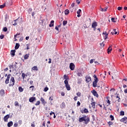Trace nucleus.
Segmentation results:
<instances>
[{
    "label": "nucleus",
    "instance_id": "nucleus-1",
    "mask_svg": "<svg viewBox=\"0 0 127 127\" xmlns=\"http://www.w3.org/2000/svg\"><path fill=\"white\" fill-rule=\"evenodd\" d=\"M78 122L79 123L84 122V124L87 125L88 123H90V117H88V116L83 115L82 117H79Z\"/></svg>",
    "mask_w": 127,
    "mask_h": 127
},
{
    "label": "nucleus",
    "instance_id": "nucleus-2",
    "mask_svg": "<svg viewBox=\"0 0 127 127\" xmlns=\"http://www.w3.org/2000/svg\"><path fill=\"white\" fill-rule=\"evenodd\" d=\"M15 83V80H14V77H11L10 79V82L8 85L9 87H13L14 86V84Z\"/></svg>",
    "mask_w": 127,
    "mask_h": 127
},
{
    "label": "nucleus",
    "instance_id": "nucleus-3",
    "mask_svg": "<svg viewBox=\"0 0 127 127\" xmlns=\"http://www.w3.org/2000/svg\"><path fill=\"white\" fill-rule=\"evenodd\" d=\"M64 83L65 84V88L67 91H70L71 90V87H70V85L68 82V80H65L64 81Z\"/></svg>",
    "mask_w": 127,
    "mask_h": 127
},
{
    "label": "nucleus",
    "instance_id": "nucleus-4",
    "mask_svg": "<svg viewBox=\"0 0 127 127\" xmlns=\"http://www.w3.org/2000/svg\"><path fill=\"white\" fill-rule=\"evenodd\" d=\"M10 76H11L10 74H8L7 75V74H5V77L7 76V78L5 81V84H8V83H9V79H10Z\"/></svg>",
    "mask_w": 127,
    "mask_h": 127
},
{
    "label": "nucleus",
    "instance_id": "nucleus-5",
    "mask_svg": "<svg viewBox=\"0 0 127 127\" xmlns=\"http://www.w3.org/2000/svg\"><path fill=\"white\" fill-rule=\"evenodd\" d=\"M91 93L93 94V96L96 97V98H99V94H98V93L97 92V91H96V90H93L91 91Z\"/></svg>",
    "mask_w": 127,
    "mask_h": 127
},
{
    "label": "nucleus",
    "instance_id": "nucleus-6",
    "mask_svg": "<svg viewBox=\"0 0 127 127\" xmlns=\"http://www.w3.org/2000/svg\"><path fill=\"white\" fill-rule=\"evenodd\" d=\"M86 81L87 82V83H89V82H91L92 81V78L89 75H86L85 76Z\"/></svg>",
    "mask_w": 127,
    "mask_h": 127
},
{
    "label": "nucleus",
    "instance_id": "nucleus-7",
    "mask_svg": "<svg viewBox=\"0 0 127 127\" xmlns=\"http://www.w3.org/2000/svg\"><path fill=\"white\" fill-rule=\"evenodd\" d=\"M41 102H42V104H43V106H45L46 104H47V102L44 100V98L41 97L40 99Z\"/></svg>",
    "mask_w": 127,
    "mask_h": 127
},
{
    "label": "nucleus",
    "instance_id": "nucleus-8",
    "mask_svg": "<svg viewBox=\"0 0 127 127\" xmlns=\"http://www.w3.org/2000/svg\"><path fill=\"white\" fill-rule=\"evenodd\" d=\"M120 122L121 123H124V124H126L127 122V117H124L120 120Z\"/></svg>",
    "mask_w": 127,
    "mask_h": 127
},
{
    "label": "nucleus",
    "instance_id": "nucleus-9",
    "mask_svg": "<svg viewBox=\"0 0 127 127\" xmlns=\"http://www.w3.org/2000/svg\"><path fill=\"white\" fill-rule=\"evenodd\" d=\"M69 68H70V70L73 71V70H74V69H75V64H73V63H70V65H69Z\"/></svg>",
    "mask_w": 127,
    "mask_h": 127
},
{
    "label": "nucleus",
    "instance_id": "nucleus-10",
    "mask_svg": "<svg viewBox=\"0 0 127 127\" xmlns=\"http://www.w3.org/2000/svg\"><path fill=\"white\" fill-rule=\"evenodd\" d=\"M35 101H36V98L34 96H33L29 98V102H30V103H32Z\"/></svg>",
    "mask_w": 127,
    "mask_h": 127
},
{
    "label": "nucleus",
    "instance_id": "nucleus-11",
    "mask_svg": "<svg viewBox=\"0 0 127 127\" xmlns=\"http://www.w3.org/2000/svg\"><path fill=\"white\" fill-rule=\"evenodd\" d=\"M8 119H9V115H6L3 118L4 122H7Z\"/></svg>",
    "mask_w": 127,
    "mask_h": 127
},
{
    "label": "nucleus",
    "instance_id": "nucleus-12",
    "mask_svg": "<svg viewBox=\"0 0 127 127\" xmlns=\"http://www.w3.org/2000/svg\"><path fill=\"white\" fill-rule=\"evenodd\" d=\"M4 90L1 89L0 91V96H1V97H3L4 96Z\"/></svg>",
    "mask_w": 127,
    "mask_h": 127
},
{
    "label": "nucleus",
    "instance_id": "nucleus-13",
    "mask_svg": "<svg viewBox=\"0 0 127 127\" xmlns=\"http://www.w3.org/2000/svg\"><path fill=\"white\" fill-rule=\"evenodd\" d=\"M107 53L110 54L111 53V51L113 50V48H112V46H109V48H108Z\"/></svg>",
    "mask_w": 127,
    "mask_h": 127
},
{
    "label": "nucleus",
    "instance_id": "nucleus-14",
    "mask_svg": "<svg viewBox=\"0 0 127 127\" xmlns=\"http://www.w3.org/2000/svg\"><path fill=\"white\" fill-rule=\"evenodd\" d=\"M98 26V23H97V22H94L92 24V28H95V27H96V26Z\"/></svg>",
    "mask_w": 127,
    "mask_h": 127
},
{
    "label": "nucleus",
    "instance_id": "nucleus-15",
    "mask_svg": "<svg viewBox=\"0 0 127 127\" xmlns=\"http://www.w3.org/2000/svg\"><path fill=\"white\" fill-rule=\"evenodd\" d=\"M65 107H66V104L64 103V102H63L61 105V109H65Z\"/></svg>",
    "mask_w": 127,
    "mask_h": 127
},
{
    "label": "nucleus",
    "instance_id": "nucleus-16",
    "mask_svg": "<svg viewBox=\"0 0 127 127\" xmlns=\"http://www.w3.org/2000/svg\"><path fill=\"white\" fill-rule=\"evenodd\" d=\"M81 11H82V10H81V9H79L78 10H77V17H80V16H81V15L80 14L81 13Z\"/></svg>",
    "mask_w": 127,
    "mask_h": 127
},
{
    "label": "nucleus",
    "instance_id": "nucleus-17",
    "mask_svg": "<svg viewBox=\"0 0 127 127\" xmlns=\"http://www.w3.org/2000/svg\"><path fill=\"white\" fill-rule=\"evenodd\" d=\"M13 125V122H12V121L9 122L7 123V127H12Z\"/></svg>",
    "mask_w": 127,
    "mask_h": 127
},
{
    "label": "nucleus",
    "instance_id": "nucleus-18",
    "mask_svg": "<svg viewBox=\"0 0 127 127\" xmlns=\"http://www.w3.org/2000/svg\"><path fill=\"white\" fill-rule=\"evenodd\" d=\"M81 113H82V114H84V113L87 114V113H89V111H88V109L84 108V109L83 110L81 111Z\"/></svg>",
    "mask_w": 127,
    "mask_h": 127
},
{
    "label": "nucleus",
    "instance_id": "nucleus-19",
    "mask_svg": "<svg viewBox=\"0 0 127 127\" xmlns=\"http://www.w3.org/2000/svg\"><path fill=\"white\" fill-rule=\"evenodd\" d=\"M53 26H54V20H52L49 24L50 27H52Z\"/></svg>",
    "mask_w": 127,
    "mask_h": 127
},
{
    "label": "nucleus",
    "instance_id": "nucleus-20",
    "mask_svg": "<svg viewBox=\"0 0 127 127\" xmlns=\"http://www.w3.org/2000/svg\"><path fill=\"white\" fill-rule=\"evenodd\" d=\"M103 34L104 35V38L106 40V39H107V38H108V35H109V34H107L106 32H105V33H103Z\"/></svg>",
    "mask_w": 127,
    "mask_h": 127
},
{
    "label": "nucleus",
    "instance_id": "nucleus-21",
    "mask_svg": "<svg viewBox=\"0 0 127 127\" xmlns=\"http://www.w3.org/2000/svg\"><path fill=\"white\" fill-rule=\"evenodd\" d=\"M10 54L12 56H14V55H15V50H11V52H10Z\"/></svg>",
    "mask_w": 127,
    "mask_h": 127
},
{
    "label": "nucleus",
    "instance_id": "nucleus-22",
    "mask_svg": "<svg viewBox=\"0 0 127 127\" xmlns=\"http://www.w3.org/2000/svg\"><path fill=\"white\" fill-rule=\"evenodd\" d=\"M28 58H29V54H26L24 56V59L25 60H26L27 59H28Z\"/></svg>",
    "mask_w": 127,
    "mask_h": 127
},
{
    "label": "nucleus",
    "instance_id": "nucleus-23",
    "mask_svg": "<svg viewBox=\"0 0 127 127\" xmlns=\"http://www.w3.org/2000/svg\"><path fill=\"white\" fill-rule=\"evenodd\" d=\"M91 106H92V108H93V110H95V102H92L91 103Z\"/></svg>",
    "mask_w": 127,
    "mask_h": 127
},
{
    "label": "nucleus",
    "instance_id": "nucleus-24",
    "mask_svg": "<svg viewBox=\"0 0 127 127\" xmlns=\"http://www.w3.org/2000/svg\"><path fill=\"white\" fill-rule=\"evenodd\" d=\"M69 12H70V11L69 10V9H66L64 11V14L65 15H68V14H69Z\"/></svg>",
    "mask_w": 127,
    "mask_h": 127
},
{
    "label": "nucleus",
    "instance_id": "nucleus-25",
    "mask_svg": "<svg viewBox=\"0 0 127 127\" xmlns=\"http://www.w3.org/2000/svg\"><path fill=\"white\" fill-rule=\"evenodd\" d=\"M32 69L34 71H38V68H37V66H34L32 68Z\"/></svg>",
    "mask_w": 127,
    "mask_h": 127
},
{
    "label": "nucleus",
    "instance_id": "nucleus-26",
    "mask_svg": "<svg viewBox=\"0 0 127 127\" xmlns=\"http://www.w3.org/2000/svg\"><path fill=\"white\" fill-rule=\"evenodd\" d=\"M77 81V84L80 85L82 83V78H78Z\"/></svg>",
    "mask_w": 127,
    "mask_h": 127
},
{
    "label": "nucleus",
    "instance_id": "nucleus-27",
    "mask_svg": "<svg viewBox=\"0 0 127 127\" xmlns=\"http://www.w3.org/2000/svg\"><path fill=\"white\" fill-rule=\"evenodd\" d=\"M97 83H98L97 81H93V86L94 87V88H96V87H97Z\"/></svg>",
    "mask_w": 127,
    "mask_h": 127
},
{
    "label": "nucleus",
    "instance_id": "nucleus-28",
    "mask_svg": "<svg viewBox=\"0 0 127 127\" xmlns=\"http://www.w3.org/2000/svg\"><path fill=\"white\" fill-rule=\"evenodd\" d=\"M50 116H52V115H54V119H55L56 118V116H55V113L51 111V113H50Z\"/></svg>",
    "mask_w": 127,
    "mask_h": 127
},
{
    "label": "nucleus",
    "instance_id": "nucleus-29",
    "mask_svg": "<svg viewBox=\"0 0 127 127\" xmlns=\"http://www.w3.org/2000/svg\"><path fill=\"white\" fill-rule=\"evenodd\" d=\"M19 44L18 43H16L15 46V49L17 50L18 49V48H19Z\"/></svg>",
    "mask_w": 127,
    "mask_h": 127
},
{
    "label": "nucleus",
    "instance_id": "nucleus-30",
    "mask_svg": "<svg viewBox=\"0 0 127 127\" xmlns=\"http://www.w3.org/2000/svg\"><path fill=\"white\" fill-rule=\"evenodd\" d=\"M107 9H108L107 7H105V8H101V11H107Z\"/></svg>",
    "mask_w": 127,
    "mask_h": 127
},
{
    "label": "nucleus",
    "instance_id": "nucleus-31",
    "mask_svg": "<svg viewBox=\"0 0 127 127\" xmlns=\"http://www.w3.org/2000/svg\"><path fill=\"white\" fill-rule=\"evenodd\" d=\"M25 76H26V77H27V75H26L25 73H22V77L23 80H24V78H25Z\"/></svg>",
    "mask_w": 127,
    "mask_h": 127
},
{
    "label": "nucleus",
    "instance_id": "nucleus-32",
    "mask_svg": "<svg viewBox=\"0 0 127 127\" xmlns=\"http://www.w3.org/2000/svg\"><path fill=\"white\" fill-rule=\"evenodd\" d=\"M116 98L117 99H118V100H117V102H118V103H120V102H121V98H120V97L119 96V94L117 95Z\"/></svg>",
    "mask_w": 127,
    "mask_h": 127
},
{
    "label": "nucleus",
    "instance_id": "nucleus-33",
    "mask_svg": "<svg viewBox=\"0 0 127 127\" xmlns=\"http://www.w3.org/2000/svg\"><path fill=\"white\" fill-rule=\"evenodd\" d=\"M67 23H68V21H67V20H64L63 21V24L64 26H65L66 25V24H67Z\"/></svg>",
    "mask_w": 127,
    "mask_h": 127
},
{
    "label": "nucleus",
    "instance_id": "nucleus-34",
    "mask_svg": "<svg viewBox=\"0 0 127 127\" xmlns=\"http://www.w3.org/2000/svg\"><path fill=\"white\" fill-rule=\"evenodd\" d=\"M18 20V19H17L14 20V24H13V25H14V26H15V25H17V23L16 21H17Z\"/></svg>",
    "mask_w": 127,
    "mask_h": 127
},
{
    "label": "nucleus",
    "instance_id": "nucleus-35",
    "mask_svg": "<svg viewBox=\"0 0 127 127\" xmlns=\"http://www.w3.org/2000/svg\"><path fill=\"white\" fill-rule=\"evenodd\" d=\"M106 99H107V103L108 104V106H109V105H110L111 104V101H110V100H109V97H107Z\"/></svg>",
    "mask_w": 127,
    "mask_h": 127
},
{
    "label": "nucleus",
    "instance_id": "nucleus-36",
    "mask_svg": "<svg viewBox=\"0 0 127 127\" xmlns=\"http://www.w3.org/2000/svg\"><path fill=\"white\" fill-rule=\"evenodd\" d=\"M18 89L20 92H23V88L21 86L19 87Z\"/></svg>",
    "mask_w": 127,
    "mask_h": 127
},
{
    "label": "nucleus",
    "instance_id": "nucleus-37",
    "mask_svg": "<svg viewBox=\"0 0 127 127\" xmlns=\"http://www.w3.org/2000/svg\"><path fill=\"white\" fill-rule=\"evenodd\" d=\"M113 123L111 122V121H109L108 123V125H109V127H111V126H113Z\"/></svg>",
    "mask_w": 127,
    "mask_h": 127
},
{
    "label": "nucleus",
    "instance_id": "nucleus-38",
    "mask_svg": "<svg viewBox=\"0 0 127 127\" xmlns=\"http://www.w3.org/2000/svg\"><path fill=\"white\" fill-rule=\"evenodd\" d=\"M125 115V112L123 111H121L120 112V116H124Z\"/></svg>",
    "mask_w": 127,
    "mask_h": 127
},
{
    "label": "nucleus",
    "instance_id": "nucleus-39",
    "mask_svg": "<svg viewBox=\"0 0 127 127\" xmlns=\"http://www.w3.org/2000/svg\"><path fill=\"white\" fill-rule=\"evenodd\" d=\"M64 78L65 79V80H68V79H69L68 76H67L66 74L64 75Z\"/></svg>",
    "mask_w": 127,
    "mask_h": 127
},
{
    "label": "nucleus",
    "instance_id": "nucleus-40",
    "mask_svg": "<svg viewBox=\"0 0 127 127\" xmlns=\"http://www.w3.org/2000/svg\"><path fill=\"white\" fill-rule=\"evenodd\" d=\"M14 105H15V107H18V106H19V105L18 104V102H17V101H15L14 102Z\"/></svg>",
    "mask_w": 127,
    "mask_h": 127
},
{
    "label": "nucleus",
    "instance_id": "nucleus-41",
    "mask_svg": "<svg viewBox=\"0 0 127 127\" xmlns=\"http://www.w3.org/2000/svg\"><path fill=\"white\" fill-rule=\"evenodd\" d=\"M35 105V106H39V105H40V101H38Z\"/></svg>",
    "mask_w": 127,
    "mask_h": 127
},
{
    "label": "nucleus",
    "instance_id": "nucleus-42",
    "mask_svg": "<svg viewBox=\"0 0 127 127\" xmlns=\"http://www.w3.org/2000/svg\"><path fill=\"white\" fill-rule=\"evenodd\" d=\"M3 31H4V32H6L7 31V28H6V27H5L3 28Z\"/></svg>",
    "mask_w": 127,
    "mask_h": 127
},
{
    "label": "nucleus",
    "instance_id": "nucleus-43",
    "mask_svg": "<svg viewBox=\"0 0 127 127\" xmlns=\"http://www.w3.org/2000/svg\"><path fill=\"white\" fill-rule=\"evenodd\" d=\"M110 118L111 119V121H114L115 120V118H114L113 115H110Z\"/></svg>",
    "mask_w": 127,
    "mask_h": 127
},
{
    "label": "nucleus",
    "instance_id": "nucleus-44",
    "mask_svg": "<svg viewBox=\"0 0 127 127\" xmlns=\"http://www.w3.org/2000/svg\"><path fill=\"white\" fill-rule=\"evenodd\" d=\"M9 69H11L12 71H13V69H14V67H13V65H9Z\"/></svg>",
    "mask_w": 127,
    "mask_h": 127
},
{
    "label": "nucleus",
    "instance_id": "nucleus-45",
    "mask_svg": "<svg viewBox=\"0 0 127 127\" xmlns=\"http://www.w3.org/2000/svg\"><path fill=\"white\" fill-rule=\"evenodd\" d=\"M49 100L50 101H53V100H54V98L53 97V96H50L49 97Z\"/></svg>",
    "mask_w": 127,
    "mask_h": 127
},
{
    "label": "nucleus",
    "instance_id": "nucleus-46",
    "mask_svg": "<svg viewBox=\"0 0 127 127\" xmlns=\"http://www.w3.org/2000/svg\"><path fill=\"white\" fill-rule=\"evenodd\" d=\"M5 6V3L3 4L2 5H0V8H3Z\"/></svg>",
    "mask_w": 127,
    "mask_h": 127
},
{
    "label": "nucleus",
    "instance_id": "nucleus-47",
    "mask_svg": "<svg viewBox=\"0 0 127 127\" xmlns=\"http://www.w3.org/2000/svg\"><path fill=\"white\" fill-rule=\"evenodd\" d=\"M18 124L20 126H21V125H22V120H19L18 121Z\"/></svg>",
    "mask_w": 127,
    "mask_h": 127
},
{
    "label": "nucleus",
    "instance_id": "nucleus-48",
    "mask_svg": "<svg viewBox=\"0 0 127 127\" xmlns=\"http://www.w3.org/2000/svg\"><path fill=\"white\" fill-rule=\"evenodd\" d=\"M48 90H49V88H48V87H45L44 89V92H47V91H48Z\"/></svg>",
    "mask_w": 127,
    "mask_h": 127
},
{
    "label": "nucleus",
    "instance_id": "nucleus-49",
    "mask_svg": "<svg viewBox=\"0 0 127 127\" xmlns=\"http://www.w3.org/2000/svg\"><path fill=\"white\" fill-rule=\"evenodd\" d=\"M81 106V103L79 101H78L77 103V107H80Z\"/></svg>",
    "mask_w": 127,
    "mask_h": 127
},
{
    "label": "nucleus",
    "instance_id": "nucleus-50",
    "mask_svg": "<svg viewBox=\"0 0 127 127\" xmlns=\"http://www.w3.org/2000/svg\"><path fill=\"white\" fill-rule=\"evenodd\" d=\"M118 10H122L123 9V7L119 6L117 8Z\"/></svg>",
    "mask_w": 127,
    "mask_h": 127
},
{
    "label": "nucleus",
    "instance_id": "nucleus-51",
    "mask_svg": "<svg viewBox=\"0 0 127 127\" xmlns=\"http://www.w3.org/2000/svg\"><path fill=\"white\" fill-rule=\"evenodd\" d=\"M76 95H77V96H78V97H80V96H81V92H77V93H76Z\"/></svg>",
    "mask_w": 127,
    "mask_h": 127
},
{
    "label": "nucleus",
    "instance_id": "nucleus-52",
    "mask_svg": "<svg viewBox=\"0 0 127 127\" xmlns=\"http://www.w3.org/2000/svg\"><path fill=\"white\" fill-rule=\"evenodd\" d=\"M18 126V124L17 123H14L13 127H17Z\"/></svg>",
    "mask_w": 127,
    "mask_h": 127
},
{
    "label": "nucleus",
    "instance_id": "nucleus-53",
    "mask_svg": "<svg viewBox=\"0 0 127 127\" xmlns=\"http://www.w3.org/2000/svg\"><path fill=\"white\" fill-rule=\"evenodd\" d=\"M77 76L80 77V76H82V73L78 72V73H77Z\"/></svg>",
    "mask_w": 127,
    "mask_h": 127
},
{
    "label": "nucleus",
    "instance_id": "nucleus-54",
    "mask_svg": "<svg viewBox=\"0 0 127 127\" xmlns=\"http://www.w3.org/2000/svg\"><path fill=\"white\" fill-rule=\"evenodd\" d=\"M3 37H4V35H1L0 36V39H3Z\"/></svg>",
    "mask_w": 127,
    "mask_h": 127
},
{
    "label": "nucleus",
    "instance_id": "nucleus-55",
    "mask_svg": "<svg viewBox=\"0 0 127 127\" xmlns=\"http://www.w3.org/2000/svg\"><path fill=\"white\" fill-rule=\"evenodd\" d=\"M111 20L112 22H116V21H115V18H112Z\"/></svg>",
    "mask_w": 127,
    "mask_h": 127
},
{
    "label": "nucleus",
    "instance_id": "nucleus-56",
    "mask_svg": "<svg viewBox=\"0 0 127 127\" xmlns=\"http://www.w3.org/2000/svg\"><path fill=\"white\" fill-rule=\"evenodd\" d=\"M80 2H81V0H76V2L77 4H79V3H80Z\"/></svg>",
    "mask_w": 127,
    "mask_h": 127
},
{
    "label": "nucleus",
    "instance_id": "nucleus-57",
    "mask_svg": "<svg viewBox=\"0 0 127 127\" xmlns=\"http://www.w3.org/2000/svg\"><path fill=\"white\" fill-rule=\"evenodd\" d=\"M74 101H77L78 100V97L77 96H75L74 98Z\"/></svg>",
    "mask_w": 127,
    "mask_h": 127
},
{
    "label": "nucleus",
    "instance_id": "nucleus-58",
    "mask_svg": "<svg viewBox=\"0 0 127 127\" xmlns=\"http://www.w3.org/2000/svg\"><path fill=\"white\" fill-rule=\"evenodd\" d=\"M61 95L63 96H65V93H64V92H61Z\"/></svg>",
    "mask_w": 127,
    "mask_h": 127
},
{
    "label": "nucleus",
    "instance_id": "nucleus-59",
    "mask_svg": "<svg viewBox=\"0 0 127 127\" xmlns=\"http://www.w3.org/2000/svg\"><path fill=\"white\" fill-rule=\"evenodd\" d=\"M94 63V60H91L90 61V64H93Z\"/></svg>",
    "mask_w": 127,
    "mask_h": 127
},
{
    "label": "nucleus",
    "instance_id": "nucleus-60",
    "mask_svg": "<svg viewBox=\"0 0 127 127\" xmlns=\"http://www.w3.org/2000/svg\"><path fill=\"white\" fill-rule=\"evenodd\" d=\"M26 46H27V50H28V49H29V44H27L26 45Z\"/></svg>",
    "mask_w": 127,
    "mask_h": 127
},
{
    "label": "nucleus",
    "instance_id": "nucleus-61",
    "mask_svg": "<svg viewBox=\"0 0 127 127\" xmlns=\"http://www.w3.org/2000/svg\"><path fill=\"white\" fill-rule=\"evenodd\" d=\"M31 126L32 127H35V125H34V122H33V124H31Z\"/></svg>",
    "mask_w": 127,
    "mask_h": 127
},
{
    "label": "nucleus",
    "instance_id": "nucleus-62",
    "mask_svg": "<svg viewBox=\"0 0 127 127\" xmlns=\"http://www.w3.org/2000/svg\"><path fill=\"white\" fill-rule=\"evenodd\" d=\"M49 61L48 63H49V64H50L51 63V61L52 60L51 59H49Z\"/></svg>",
    "mask_w": 127,
    "mask_h": 127
},
{
    "label": "nucleus",
    "instance_id": "nucleus-63",
    "mask_svg": "<svg viewBox=\"0 0 127 127\" xmlns=\"http://www.w3.org/2000/svg\"><path fill=\"white\" fill-rule=\"evenodd\" d=\"M94 81L98 82V77H96L95 78H94Z\"/></svg>",
    "mask_w": 127,
    "mask_h": 127
},
{
    "label": "nucleus",
    "instance_id": "nucleus-64",
    "mask_svg": "<svg viewBox=\"0 0 127 127\" xmlns=\"http://www.w3.org/2000/svg\"><path fill=\"white\" fill-rule=\"evenodd\" d=\"M124 93H125V94H127V89L124 90Z\"/></svg>",
    "mask_w": 127,
    "mask_h": 127
}]
</instances>
